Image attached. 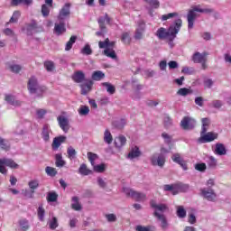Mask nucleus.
<instances>
[{
    "instance_id": "f257e3e1",
    "label": "nucleus",
    "mask_w": 231,
    "mask_h": 231,
    "mask_svg": "<svg viewBox=\"0 0 231 231\" xmlns=\"http://www.w3.org/2000/svg\"><path fill=\"white\" fill-rule=\"evenodd\" d=\"M183 24V21L181 19H177L170 25V27L167 29L161 27L157 30L155 35L160 39V41H165V39H169L174 32H180L181 30V26Z\"/></svg>"
},
{
    "instance_id": "f03ea898",
    "label": "nucleus",
    "mask_w": 231,
    "mask_h": 231,
    "mask_svg": "<svg viewBox=\"0 0 231 231\" xmlns=\"http://www.w3.org/2000/svg\"><path fill=\"white\" fill-rule=\"evenodd\" d=\"M214 14L213 8H201L200 5H195L188 12L187 19H188V29L192 30L194 28V22L198 18V14Z\"/></svg>"
},
{
    "instance_id": "7ed1b4c3",
    "label": "nucleus",
    "mask_w": 231,
    "mask_h": 231,
    "mask_svg": "<svg viewBox=\"0 0 231 231\" xmlns=\"http://www.w3.org/2000/svg\"><path fill=\"white\" fill-rule=\"evenodd\" d=\"M28 89L32 95H36V97H41L42 93L46 91V87L39 85L37 78H35V76H32L29 79Z\"/></svg>"
},
{
    "instance_id": "20e7f679",
    "label": "nucleus",
    "mask_w": 231,
    "mask_h": 231,
    "mask_svg": "<svg viewBox=\"0 0 231 231\" xmlns=\"http://www.w3.org/2000/svg\"><path fill=\"white\" fill-rule=\"evenodd\" d=\"M97 23L99 24L100 31L97 32L96 35H97V37H104V35L107 33V27H106V24H111V17L106 14L105 16H100L97 19Z\"/></svg>"
},
{
    "instance_id": "39448f33",
    "label": "nucleus",
    "mask_w": 231,
    "mask_h": 231,
    "mask_svg": "<svg viewBox=\"0 0 231 231\" xmlns=\"http://www.w3.org/2000/svg\"><path fill=\"white\" fill-rule=\"evenodd\" d=\"M123 191L126 196L132 198L135 201H145V199H147V195H145V193L136 191L131 188H123Z\"/></svg>"
},
{
    "instance_id": "423d86ee",
    "label": "nucleus",
    "mask_w": 231,
    "mask_h": 231,
    "mask_svg": "<svg viewBox=\"0 0 231 231\" xmlns=\"http://www.w3.org/2000/svg\"><path fill=\"white\" fill-rule=\"evenodd\" d=\"M10 169H19V164H17L14 160L8 158L0 159V172L1 174H7L8 170L5 167Z\"/></svg>"
},
{
    "instance_id": "0eeeda50",
    "label": "nucleus",
    "mask_w": 231,
    "mask_h": 231,
    "mask_svg": "<svg viewBox=\"0 0 231 231\" xmlns=\"http://www.w3.org/2000/svg\"><path fill=\"white\" fill-rule=\"evenodd\" d=\"M166 160L167 156L165 154L158 152L153 153L150 158V162L154 167H163V165H165Z\"/></svg>"
},
{
    "instance_id": "6e6552de",
    "label": "nucleus",
    "mask_w": 231,
    "mask_h": 231,
    "mask_svg": "<svg viewBox=\"0 0 231 231\" xmlns=\"http://www.w3.org/2000/svg\"><path fill=\"white\" fill-rule=\"evenodd\" d=\"M70 15H71V4L66 3L59 12L58 21L64 22L67 19H69Z\"/></svg>"
},
{
    "instance_id": "1a4fd4ad",
    "label": "nucleus",
    "mask_w": 231,
    "mask_h": 231,
    "mask_svg": "<svg viewBox=\"0 0 231 231\" xmlns=\"http://www.w3.org/2000/svg\"><path fill=\"white\" fill-rule=\"evenodd\" d=\"M180 127L184 131H192L196 127V119L191 116H184L180 121Z\"/></svg>"
},
{
    "instance_id": "9d476101",
    "label": "nucleus",
    "mask_w": 231,
    "mask_h": 231,
    "mask_svg": "<svg viewBox=\"0 0 231 231\" xmlns=\"http://www.w3.org/2000/svg\"><path fill=\"white\" fill-rule=\"evenodd\" d=\"M200 195L204 199H207V201H216V199L217 198V195L214 191V189L210 188H203L200 189Z\"/></svg>"
},
{
    "instance_id": "9b49d317",
    "label": "nucleus",
    "mask_w": 231,
    "mask_h": 231,
    "mask_svg": "<svg viewBox=\"0 0 231 231\" xmlns=\"http://www.w3.org/2000/svg\"><path fill=\"white\" fill-rule=\"evenodd\" d=\"M171 160L173 163H177V165H180L183 171H188L189 167H187V162L182 158L181 153L175 152L171 154Z\"/></svg>"
},
{
    "instance_id": "f8f14e48",
    "label": "nucleus",
    "mask_w": 231,
    "mask_h": 231,
    "mask_svg": "<svg viewBox=\"0 0 231 231\" xmlns=\"http://www.w3.org/2000/svg\"><path fill=\"white\" fill-rule=\"evenodd\" d=\"M217 138V134H214L212 132H208L207 134H201L199 138V143H208L210 142H214Z\"/></svg>"
},
{
    "instance_id": "ddd939ff",
    "label": "nucleus",
    "mask_w": 231,
    "mask_h": 231,
    "mask_svg": "<svg viewBox=\"0 0 231 231\" xmlns=\"http://www.w3.org/2000/svg\"><path fill=\"white\" fill-rule=\"evenodd\" d=\"M132 88L135 91L133 98H134V100H140V98L142 97V96L140 95V91L143 89V85L138 83V79H132Z\"/></svg>"
},
{
    "instance_id": "4468645a",
    "label": "nucleus",
    "mask_w": 231,
    "mask_h": 231,
    "mask_svg": "<svg viewBox=\"0 0 231 231\" xmlns=\"http://www.w3.org/2000/svg\"><path fill=\"white\" fill-rule=\"evenodd\" d=\"M58 124L63 133H69V120L64 116H59L57 117Z\"/></svg>"
},
{
    "instance_id": "2eb2a0df",
    "label": "nucleus",
    "mask_w": 231,
    "mask_h": 231,
    "mask_svg": "<svg viewBox=\"0 0 231 231\" xmlns=\"http://www.w3.org/2000/svg\"><path fill=\"white\" fill-rule=\"evenodd\" d=\"M207 55H208V53L207 52H195L192 57L191 60L195 64H200L201 62H207Z\"/></svg>"
},
{
    "instance_id": "dca6fc26",
    "label": "nucleus",
    "mask_w": 231,
    "mask_h": 231,
    "mask_svg": "<svg viewBox=\"0 0 231 231\" xmlns=\"http://www.w3.org/2000/svg\"><path fill=\"white\" fill-rule=\"evenodd\" d=\"M154 217H157L159 221H161V228L162 230H167L169 228V222L167 221V217H165V215L158 213V211L153 212Z\"/></svg>"
},
{
    "instance_id": "f3484780",
    "label": "nucleus",
    "mask_w": 231,
    "mask_h": 231,
    "mask_svg": "<svg viewBox=\"0 0 231 231\" xmlns=\"http://www.w3.org/2000/svg\"><path fill=\"white\" fill-rule=\"evenodd\" d=\"M5 100L9 104V106H13L14 107H21L22 102L17 100L14 95L6 94L5 96Z\"/></svg>"
},
{
    "instance_id": "a211bd4d",
    "label": "nucleus",
    "mask_w": 231,
    "mask_h": 231,
    "mask_svg": "<svg viewBox=\"0 0 231 231\" xmlns=\"http://www.w3.org/2000/svg\"><path fill=\"white\" fill-rule=\"evenodd\" d=\"M67 138L68 137H66V135H60L55 137L51 144L53 151H57V149H59L62 143H66Z\"/></svg>"
},
{
    "instance_id": "6ab92c4d",
    "label": "nucleus",
    "mask_w": 231,
    "mask_h": 231,
    "mask_svg": "<svg viewBox=\"0 0 231 231\" xmlns=\"http://www.w3.org/2000/svg\"><path fill=\"white\" fill-rule=\"evenodd\" d=\"M143 32H145V23L140 22L139 27L136 29L134 36L135 41H142V39H143Z\"/></svg>"
},
{
    "instance_id": "aec40b11",
    "label": "nucleus",
    "mask_w": 231,
    "mask_h": 231,
    "mask_svg": "<svg viewBox=\"0 0 231 231\" xmlns=\"http://www.w3.org/2000/svg\"><path fill=\"white\" fill-rule=\"evenodd\" d=\"M72 80L77 84H81V82H86V74L82 70H78L72 75Z\"/></svg>"
},
{
    "instance_id": "412c9836",
    "label": "nucleus",
    "mask_w": 231,
    "mask_h": 231,
    "mask_svg": "<svg viewBox=\"0 0 231 231\" xmlns=\"http://www.w3.org/2000/svg\"><path fill=\"white\" fill-rule=\"evenodd\" d=\"M54 32L56 35H62V33H66V23H64V21H60V23H55Z\"/></svg>"
},
{
    "instance_id": "4be33fe9",
    "label": "nucleus",
    "mask_w": 231,
    "mask_h": 231,
    "mask_svg": "<svg viewBox=\"0 0 231 231\" xmlns=\"http://www.w3.org/2000/svg\"><path fill=\"white\" fill-rule=\"evenodd\" d=\"M50 133H51V127L49 124H45L42 130V138L45 142H50Z\"/></svg>"
},
{
    "instance_id": "5701e85b",
    "label": "nucleus",
    "mask_w": 231,
    "mask_h": 231,
    "mask_svg": "<svg viewBox=\"0 0 231 231\" xmlns=\"http://www.w3.org/2000/svg\"><path fill=\"white\" fill-rule=\"evenodd\" d=\"M93 86V81L90 79H88L87 81H85L84 83H82L80 85V88H81V95H87L89 93V91H91V88Z\"/></svg>"
},
{
    "instance_id": "b1692460",
    "label": "nucleus",
    "mask_w": 231,
    "mask_h": 231,
    "mask_svg": "<svg viewBox=\"0 0 231 231\" xmlns=\"http://www.w3.org/2000/svg\"><path fill=\"white\" fill-rule=\"evenodd\" d=\"M150 205L152 208L155 209V212H165L169 208L165 204H157L155 200H151Z\"/></svg>"
},
{
    "instance_id": "393cba45",
    "label": "nucleus",
    "mask_w": 231,
    "mask_h": 231,
    "mask_svg": "<svg viewBox=\"0 0 231 231\" xmlns=\"http://www.w3.org/2000/svg\"><path fill=\"white\" fill-rule=\"evenodd\" d=\"M38 29H39V27L37 26V23L32 22V23L27 24L25 30H26L27 35L32 36V35H33V33H37V32H39Z\"/></svg>"
},
{
    "instance_id": "a878e982",
    "label": "nucleus",
    "mask_w": 231,
    "mask_h": 231,
    "mask_svg": "<svg viewBox=\"0 0 231 231\" xmlns=\"http://www.w3.org/2000/svg\"><path fill=\"white\" fill-rule=\"evenodd\" d=\"M215 154L217 156H225L226 154V147L221 143H217L215 145Z\"/></svg>"
},
{
    "instance_id": "bb28decb",
    "label": "nucleus",
    "mask_w": 231,
    "mask_h": 231,
    "mask_svg": "<svg viewBox=\"0 0 231 231\" xmlns=\"http://www.w3.org/2000/svg\"><path fill=\"white\" fill-rule=\"evenodd\" d=\"M140 156H142V152H140L138 146L132 148L128 153L129 160H134V158H140Z\"/></svg>"
},
{
    "instance_id": "cd10ccee",
    "label": "nucleus",
    "mask_w": 231,
    "mask_h": 231,
    "mask_svg": "<svg viewBox=\"0 0 231 231\" xmlns=\"http://www.w3.org/2000/svg\"><path fill=\"white\" fill-rule=\"evenodd\" d=\"M125 143H127V138H125V136H124V135H119L115 140V146L117 149H122V147H124V145H125Z\"/></svg>"
},
{
    "instance_id": "c85d7f7f",
    "label": "nucleus",
    "mask_w": 231,
    "mask_h": 231,
    "mask_svg": "<svg viewBox=\"0 0 231 231\" xmlns=\"http://www.w3.org/2000/svg\"><path fill=\"white\" fill-rule=\"evenodd\" d=\"M7 69H9L11 73L18 74V73H21L23 67L15 63H7Z\"/></svg>"
},
{
    "instance_id": "c756f323",
    "label": "nucleus",
    "mask_w": 231,
    "mask_h": 231,
    "mask_svg": "<svg viewBox=\"0 0 231 231\" xmlns=\"http://www.w3.org/2000/svg\"><path fill=\"white\" fill-rule=\"evenodd\" d=\"M79 172L81 176H89V174H93V171L88 168L86 163H82L79 168Z\"/></svg>"
},
{
    "instance_id": "7c9ffc66",
    "label": "nucleus",
    "mask_w": 231,
    "mask_h": 231,
    "mask_svg": "<svg viewBox=\"0 0 231 231\" xmlns=\"http://www.w3.org/2000/svg\"><path fill=\"white\" fill-rule=\"evenodd\" d=\"M33 5V0H14L12 6H31Z\"/></svg>"
},
{
    "instance_id": "2f4dec72",
    "label": "nucleus",
    "mask_w": 231,
    "mask_h": 231,
    "mask_svg": "<svg viewBox=\"0 0 231 231\" xmlns=\"http://www.w3.org/2000/svg\"><path fill=\"white\" fill-rule=\"evenodd\" d=\"M101 86H103V88H106L109 95H115V93H116V88L115 87V85L109 82H103L101 83Z\"/></svg>"
},
{
    "instance_id": "473e14b6",
    "label": "nucleus",
    "mask_w": 231,
    "mask_h": 231,
    "mask_svg": "<svg viewBox=\"0 0 231 231\" xmlns=\"http://www.w3.org/2000/svg\"><path fill=\"white\" fill-rule=\"evenodd\" d=\"M18 226H19L20 230H22V231L30 230V222L26 218L20 219L18 221Z\"/></svg>"
},
{
    "instance_id": "72a5a7b5",
    "label": "nucleus",
    "mask_w": 231,
    "mask_h": 231,
    "mask_svg": "<svg viewBox=\"0 0 231 231\" xmlns=\"http://www.w3.org/2000/svg\"><path fill=\"white\" fill-rule=\"evenodd\" d=\"M189 189V184H184L181 182H178L175 184V192H187Z\"/></svg>"
},
{
    "instance_id": "f704fd0d",
    "label": "nucleus",
    "mask_w": 231,
    "mask_h": 231,
    "mask_svg": "<svg viewBox=\"0 0 231 231\" xmlns=\"http://www.w3.org/2000/svg\"><path fill=\"white\" fill-rule=\"evenodd\" d=\"M55 165L60 169H61V167H64V165H66V161L62 160V153H57L55 155Z\"/></svg>"
},
{
    "instance_id": "c9c22d12",
    "label": "nucleus",
    "mask_w": 231,
    "mask_h": 231,
    "mask_svg": "<svg viewBox=\"0 0 231 231\" xmlns=\"http://www.w3.org/2000/svg\"><path fill=\"white\" fill-rule=\"evenodd\" d=\"M106 79V74L101 70L94 71L92 74V80L99 81Z\"/></svg>"
},
{
    "instance_id": "e433bc0d",
    "label": "nucleus",
    "mask_w": 231,
    "mask_h": 231,
    "mask_svg": "<svg viewBox=\"0 0 231 231\" xmlns=\"http://www.w3.org/2000/svg\"><path fill=\"white\" fill-rule=\"evenodd\" d=\"M125 124H127L125 119H119V120L114 121L112 123V125L116 129H124V127H125Z\"/></svg>"
},
{
    "instance_id": "4c0bfd02",
    "label": "nucleus",
    "mask_w": 231,
    "mask_h": 231,
    "mask_svg": "<svg viewBox=\"0 0 231 231\" xmlns=\"http://www.w3.org/2000/svg\"><path fill=\"white\" fill-rule=\"evenodd\" d=\"M208 125H210V120H208V118H202V128L200 135L207 134V131H208Z\"/></svg>"
},
{
    "instance_id": "58836bf2",
    "label": "nucleus",
    "mask_w": 231,
    "mask_h": 231,
    "mask_svg": "<svg viewBox=\"0 0 231 231\" xmlns=\"http://www.w3.org/2000/svg\"><path fill=\"white\" fill-rule=\"evenodd\" d=\"M104 55H106V57H109L110 59H114V60L117 59L116 52H115V50L111 48L105 49Z\"/></svg>"
},
{
    "instance_id": "ea45409f",
    "label": "nucleus",
    "mask_w": 231,
    "mask_h": 231,
    "mask_svg": "<svg viewBox=\"0 0 231 231\" xmlns=\"http://www.w3.org/2000/svg\"><path fill=\"white\" fill-rule=\"evenodd\" d=\"M104 142L108 145H111V143H113V135L111 134V132H109V130H106L104 133Z\"/></svg>"
},
{
    "instance_id": "a19ab883",
    "label": "nucleus",
    "mask_w": 231,
    "mask_h": 231,
    "mask_svg": "<svg viewBox=\"0 0 231 231\" xmlns=\"http://www.w3.org/2000/svg\"><path fill=\"white\" fill-rule=\"evenodd\" d=\"M177 216L180 219L187 217V210H185V208H183V206L177 207Z\"/></svg>"
},
{
    "instance_id": "79ce46f5",
    "label": "nucleus",
    "mask_w": 231,
    "mask_h": 231,
    "mask_svg": "<svg viewBox=\"0 0 231 231\" xmlns=\"http://www.w3.org/2000/svg\"><path fill=\"white\" fill-rule=\"evenodd\" d=\"M97 183L99 189H102L103 190H106V189H107V181H106V179H104L102 177H97Z\"/></svg>"
},
{
    "instance_id": "37998d69",
    "label": "nucleus",
    "mask_w": 231,
    "mask_h": 231,
    "mask_svg": "<svg viewBox=\"0 0 231 231\" xmlns=\"http://www.w3.org/2000/svg\"><path fill=\"white\" fill-rule=\"evenodd\" d=\"M0 149L3 151H10V143L2 137H0Z\"/></svg>"
},
{
    "instance_id": "c03bdc74",
    "label": "nucleus",
    "mask_w": 231,
    "mask_h": 231,
    "mask_svg": "<svg viewBox=\"0 0 231 231\" xmlns=\"http://www.w3.org/2000/svg\"><path fill=\"white\" fill-rule=\"evenodd\" d=\"M68 158L69 160H75L77 156V150L73 146H69L67 149Z\"/></svg>"
},
{
    "instance_id": "a18cd8bd",
    "label": "nucleus",
    "mask_w": 231,
    "mask_h": 231,
    "mask_svg": "<svg viewBox=\"0 0 231 231\" xmlns=\"http://www.w3.org/2000/svg\"><path fill=\"white\" fill-rule=\"evenodd\" d=\"M77 42V36H71L69 41L66 43L65 51H69L73 48V44Z\"/></svg>"
},
{
    "instance_id": "49530a36",
    "label": "nucleus",
    "mask_w": 231,
    "mask_h": 231,
    "mask_svg": "<svg viewBox=\"0 0 231 231\" xmlns=\"http://www.w3.org/2000/svg\"><path fill=\"white\" fill-rule=\"evenodd\" d=\"M59 199V195L56 192H49L47 195V201L49 203H55Z\"/></svg>"
},
{
    "instance_id": "de8ad7c7",
    "label": "nucleus",
    "mask_w": 231,
    "mask_h": 231,
    "mask_svg": "<svg viewBox=\"0 0 231 231\" xmlns=\"http://www.w3.org/2000/svg\"><path fill=\"white\" fill-rule=\"evenodd\" d=\"M43 66L45 68V69L49 72L53 71V69H55V63L51 60H47L43 63Z\"/></svg>"
},
{
    "instance_id": "09e8293b",
    "label": "nucleus",
    "mask_w": 231,
    "mask_h": 231,
    "mask_svg": "<svg viewBox=\"0 0 231 231\" xmlns=\"http://www.w3.org/2000/svg\"><path fill=\"white\" fill-rule=\"evenodd\" d=\"M72 201L74 202L71 207L73 210H82V206H80V203H79V197H73Z\"/></svg>"
},
{
    "instance_id": "8fccbe9b",
    "label": "nucleus",
    "mask_w": 231,
    "mask_h": 231,
    "mask_svg": "<svg viewBox=\"0 0 231 231\" xmlns=\"http://www.w3.org/2000/svg\"><path fill=\"white\" fill-rule=\"evenodd\" d=\"M191 93H192V90L187 88H180L177 91V95H179L180 97H187V95H190Z\"/></svg>"
},
{
    "instance_id": "3c124183",
    "label": "nucleus",
    "mask_w": 231,
    "mask_h": 231,
    "mask_svg": "<svg viewBox=\"0 0 231 231\" xmlns=\"http://www.w3.org/2000/svg\"><path fill=\"white\" fill-rule=\"evenodd\" d=\"M203 84L205 89H211L212 86H214V80H212V79L205 78Z\"/></svg>"
},
{
    "instance_id": "603ef678",
    "label": "nucleus",
    "mask_w": 231,
    "mask_h": 231,
    "mask_svg": "<svg viewBox=\"0 0 231 231\" xmlns=\"http://www.w3.org/2000/svg\"><path fill=\"white\" fill-rule=\"evenodd\" d=\"M178 33H180V31L171 32V35L169 37L168 40V44L171 46V48H174V39H176V35H178Z\"/></svg>"
},
{
    "instance_id": "864d4df0",
    "label": "nucleus",
    "mask_w": 231,
    "mask_h": 231,
    "mask_svg": "<svg viewBox=\"0 0 231 231\" xmlns=\"http://www.w3.org/2000/svg\"><path fill=\"white\" fill-rule=\"evenodd\" d=\"M121 41L124 42V44H131V35L129 32H123Z\"/></svg>"
},
{
    "instance_id": "5fc2aeb1",
    "label": "nucleus",
    "mask_w": 231,
    "mask_h": 231,
    "mask_svg": "<svg viewBox=\"0 0 231 231\" xmlns=\"http://www.w3.org/2000/svg\"><path fill=\"white\" fill-rule=\"evenodd\" d=\"M87 156L88 158V161L90 162L91 165H95V161L98 160V155L97 153H93L91 152H88L87 153Z\"/></svg>"
},
{
    "instance_id": "6e6d98bb",
    "label": "nucleus",
    "mask_w": 231,
    "mask_h": 231,
    "mask_svg": "<svg viewBox=\"0 0 231 231\" xmlns=\"http://www.w3.org/2000/svg\"><path fill=\"white\" fill-rule=\"evenodd\" d=\"M95 172H105L106 171V164H94L92 165Z\"/></svg>"
},
{
    "instance_id": "4d7b16f0",
    "label": "nucleus",
    "mask_w": 231,
    "mask_h": 231,
    "mask_svg": "<svg viewBox=\"0 0 231 231\" xmlns=\"http://www.w3.org/2000/svg\"><path fill=\"white\" fill-rule=\"evenodd\" d=\"M79 114L81 116H87V115H89V106H81L79 109Z\"/></svg>"
},
{
    "instance_id": "13d9d810",
    "label": "nucleus",
    "mask_w": 231,
    "mask_h": 231,
    "mask_svg": "<svg viewBox=\"0 0 231 231\" xmlns=\"http://www.w3.org/2000/svg\"><path fill=\"white\" fill-rule=\"evenodd\" d=\"M45 171L48 176H51L52 178L57 176V170L53 167L47 166Z\"/></svg>"
},
{
    "instance_id": "bf43d9fd",
    "label": "nucleus",
    "mask_w": 231,
    "mask_h": 231,
    "mask_svg": "<svg viewBox=\"0 0 231 231\" xmlns=\"http://www.w3.org/2000/svg\"><path fill=\"white\" fill-rule=\"evenodd\" d=\"M164 190L166 192L171 191L173 196H176V194H178V191H176V184L172 185H164Z\"/></svg>"
},
{
    "instance_id": "052dcab7",
    "label": "nucleus",
    "mask_w": 231,
    "mask_h": 231,
    "mask_svg": "<svg viewBox=\"0 0 231 231\" xmlns=\"http://www.w3.org/2000/svg\"><path fill=\"white\" fill-rule=\"evenodd\" d=\"M21 17V11H14L12 17L9 20V23H17Z\"/></svg>"
},
{
    "instance_id": "680f3d73",
    "label": "nucleus",
    "mask_w": 231,
    "mask_h": 231,
    "mask_svg": "<svg viewBox=\"0 0 231 231\" xmlns=\"http://www.w3.org/2000/svg\"><path fill=\"white\" fill-rule=\"evenodd\" d=\"M82 55H91L93 53V50H91V46L89 44H86L81 50Z\"/></svg>"
},
{
    "instance_id": "e2e57ef3",
    "label": "nucleus",
    "mask_w": 231,
    "mask_h": 231,
    "mask_svg": "<svg viewBox=\"0 0 231 231\" xmlns=\"http://www.w3.org/2000/svg\"><path fill=\"white\" fill-rule=\"evenodd\" d=\"M59 226V221L55 217H52V219L49 222V227L51 230H55Z\"/></svg>"
},
{
    "instance_id": "0e129e2a",
    "label": "nucleus",
    "mask_w": 231,
    "mask_h": 231,
    "mask_svg": "<svg viewBox=\"0 0 231 231\" xmlns=\"http://www.w3.org/2000/svg\"><path fill=\"white\" fill-rule=\"evenodd\" d=\"M162 137L164 139V142L167 143V145H171V143H172V135H169L167 133H162Z\"/></svg>"
},
{
    "instance_id": "69168bd1",
    "label": "nucleus",
    "mask_w": 231,
    "mask_h": 231,
    "mask_svg": "<svg viewBox=\"0 0 231 231\" xmlns=\"http://www.w3.org/2000/svg\"><path fill=\"white\" fill-rule=\"evenodd\" d=\"M28 185H29V189H31V190H35V189H39V180H32L29 181Z\"/></svg>"
},
{
    "instance_id": "338daca9",
    "label": "nucleus",
    "mask_w": 231,
    "mask_h": 231,
    "mask_svg": "<svg viewBox=\"0 0 231 231\" xmlns=\"http://www.w3.org/2000/svg\"><path fill=\"white\" fill-rule=\"evenodd\" d=\"M179 14L178 13H170L167 14H163L162 16V21H167L168 19H172V17H178Z\"/></svg>"
},
{
    "instance_id": "774afa93",
    "label": "nucleus",
    "mask_w": 231,
    "mask_h": 231,
    "mask_svg": "<svg viewBox=\"0 0 231 231\" xmlns=\"http://www.w3.org/2000/svg\"><path fill=\"white\" fill-rule=\"evenodd\" d=\"M44 214H45L44 208H42V206H39L38 217H39L40 221H44Z\"/></svg>"
}]
</instances>
